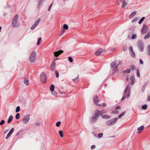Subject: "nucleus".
Returning <instances> with one entry per match:
<instances>
[{"label": "nucleus", "mask_w": 150, "mask_h": 150, "mask_svg": "<svg viewBox=\"0 0 150 150\" xmlns=\"http://www.w3.org/2000/svg\"><path fill=\"white\" fill-rule=\"evenodd\" d=\"M107 112V110L104 109L101 111L98 110H96L94 111V115L90 118V122L92 124L95 122L100 116H102L103 114L106 113Z\"/></svg>", "instance_id": "f257e3e1"}, {"label": "nucleus", "mask_w": 150, "mask_h": 150, "mask_svg": "<svg viewBox=\"0 0 150 150\" xmlns=\"http://www.w3.org/2000/svg\"><path fill=\"white\" fill-rule=\"evenodd\" d=\"M118 119V118L117 117H115L107 121L106 122V124L108 126H112L117 122Z\"/></svg>", "instance_id": "f03ea898"}, {"label": "nucleus", "mask_w": 150, "mask_h": 150, "mask_svg": "<svg viewBox=\"0 0 150 150\" xmlns=\"http://www.w3.org/2000/svg\"><path fill=\"white\" fill-rule=\"evenodd\" d=\"M18 17V15L16 14L13 18L12 26L13 27H16L19 26L18 24H17Z\"/></svg>", "instance_id": "7ed1b4c3"}, {"label": "nucleus", "mask_w": 150, "mask_h": 150, "mask_svg": "<svg viewBox=\"0 0 150 150\" xmlns=\"http://www.w3.org/2000/svg\"><path fill=\"white\" fill-rule=\"evenodd\" d=\"M37 57V54L35 51H33L30 54L29 59L31 62H34Z\"/></svg>", "instance_id": "20e7f679"}, {"label": "nucleus", "mask_w": 150, "mask_h": 150, "mask_svg": "<svg viewBox=\"0 0 150 150\" xmlns=\"http://www.w3.org/2000/svg\"><path fill=\"white\" fill-rule=\"evenodd\" d=\"M40 81L41 83H45L47 81V77L45 72H42L40 75Z\"/></svg>", "instance_id": "39448f33"}, {"label": "nucleus", "mask_w": 150, "mask_h": 150, "mask_svg": "<svg viewBox=\"0 0 150 150\" xmlns=\"http://www.w3.org/2000/svg\"><path fill=\"white\" fill-rule=\"evenodd\" d=\"M93 101L94 103L97 106H100L101 105V104H98V102L100 101L97 95H94L93 97Z\"/></svg>", "instance_id": "423d86ee"}, {"label": "nucleus", "mask_w": 150, "mask_h": 150, "mask_svg": "<svg viewBox=\"0 0 150 150\" xmlns=\"http://www.w3.org/2000/svg\"><path fill=\"white\" fill-rule=\"evenodd\" d=\"M116 3L117 5H120L121 3H122L121 7L122 8H124L127 5V3L125 0H116Z\"/></svg>", "instance_id": "0eeeda50"}, {"label": "nucleus", "mask_w": 150, "mask_h": 150, "mask_svg": "<svg viewBox=\"0 0 150 150\" xmlns=\"http://www.w3.org/2000/svg\"><path fill=\"white\" fill-rule=\"evenodd\" d=\"M137 46L140 51L142 52L144 50V45L143 42L141 40H139L137 43Z\"/></svg>", "instance_id": "6e6552de"}, {"label": "nucleus", "mask_w": 150, "mask_h": 150, "mask_svg": "<svg viewBox=\"0 0 150 150\" xmlns=\"http://www.w3.org/2000/svg\"><path fill=\"white\" fill-rule=\"evenodd\" d=\"M30 116L29 115H26L23 119V122L24 124L28 123L30 120Z\"/></svg>", "instance_id": "1a4fd4ad"}, {"label": "nucleus", "mask_w": 150, "mask_h": 150, "mask_svg": "<svg viewBox=\"0 0 150 150\" xmlns=\"http://www.w3.org/2000/svg\"><path fill=\"white\" fill-rule=\"evenodd\" d=\"M147 30L148 27L147 25L146 24L144 25L142 29V34H144L147 32Z\"/></svg>", "instance_id": "9d476101"}, {"label": "nucleus", "mask_w": 150, "mask_h": 150, "mask_svg": "<svg viewBox=\"0 0 150 150\" xmlns=\"http://www.w3.org/2000/svg\"><path fill=\"white\" fill-rule=\"evenodd\" d=\"M40 21V19L39 18H38L37 21H36L35 23H34V24L31 26V30H33L36 27V26L38 25Z\"/></svg>", "instance_id": "9b49d317"}, {"label": "nucleus", "mask_w": 150, "mask_h": 150, "mask_svg": "<svg viewBox=\"0 0 150 150\" xmlns=\"http://www.w3.org/2000/svg\"><path fill=\"white\" fill-rule=\"evenodd\" d=\"M104 50L101 48L98 49L95 53V55L97 56L100 55L103 52Z\"/></svg>", "instance_id": "f8f14e48"}, {"label": "nucleus", "mask_w": 150, "mask_h": 150, "mask_svg": "<svg viewBox=\"0 0 150 150\" xmlns=\"http://www.w3.org/2000/svg\"><path fill=\"white\" fill-rule=\"evenodd\" d=\"M64 52L63 50H61L59 51L54 52L53 53L54 56L55 57H58L60 54H62Z\"/></svg>", "instance_id": "ddd939ff"}, {"label": "nucleus", "mask_w": 150, "mask_h": 150, "mask_svg": "<svg viewBox=\"0 0 150 150\" xmlns=\"http://www.w3.org/2000/svg\"><path fill=\"white\" fill-rule=\"evenodd\" d=\"M14 130V129L13 128H12L11 130H10L9 132L8 133L6 136V139H7L9 136L11 135L12 133L13 132Z\"/></svg>", "instance_id": "4468645a"}, {"label": "nucleus", "mask_w": 150, "mask_h": 150, "mask_svg": "<svg viewBox=\"0 0 150 150\" xmlns=\"http://www.w3.org/2000/svg\"><path fill=\"white\" fill-rule=\"evenodd\" d=\"M55 62L54 61L52 62L50 66V68L52 70L54 71L55 69Z\"/></svg>", "instance_id": "2eb2a0df"}, {"label": "nucleus", "mask_w": 150, "mask_h": 150, "mask_svg": "<svg viewBox=\"0 0 150 150\" xmlns=\"http://www.w3.org/2000/svg\"><path fill=\"white\" fill-rule=\"evenodd\" d=\"M130 79L131 81H132V84H133L135 82V79L134 74L130 76Z\"/></svg>", "instance_id": "dca6fc26"}, {"label": "nucleus", "mask_w": 150, "mask_h": 150, "mask_svg": "<svg viewBox=\"0 0 150 150\" xmlns=\"http://www.w3.org/2000/svg\"><path fill=\"white\" fill-rule=\"evenodd\" d=\"M144 127L143 125H142L140 127H138L137 129V130L139 131L138 132V133H139L142 132V131L144 129Z\"/></svg>", "instance_id": "f3484780"}, {"label": "nucleus", "mask_w": 150, "mask_h": 150, "mask_svg": "<svg viewBox=\"0 0 150 150\" xmlns=\"http://www.w3.org/2000/svg\"><path fill=\"white\" fill-rule=\"evenodd\" d=\"M137 13V12L136 11L132 12L129 16V18H132Z\"/></svg>", "instance_id": "a211bd4d"}, {"label": "nucleus", "mask_w": 150, "mask_h": 150, "mask_svg": "<svg viewBox=\"0 0 150 150\" xmlns=\"http://www.w3.org/2000/svg\"><path fill=\"white\" fill-rule=\"evenodd\" d=\"M43 0H39L38 1V5H37V8H39L40 7V5L42 4L43 2Z\"/></svg>", "instance_id": "6ab92c4d"}, {"label": "nucleus", "mask_w": 150, "mask_h": 150, "mask_svg": "<svg viewBox=\"0 0 150 150\" xmlns=\"http://www.w3.org/2000/svg\"><path fill=\"white\" fill-rule=\"evenodd\" d=\"M13 118V116L12 115H11L9 118L8 119L7 121V123H10L12 121V119Z\"/></svg>", "instance_id": "aec40b11"}, {"label": "nucleus", "mask_w": 150, "mask_h": 150, "mask_svg": "<svg viewBox=\"0 0 150 150\" xmlns=\"http://www.w3.org/2000/svg\"><path fill=\"white\" fill-rule=\"evenodd\" d=\"M79 75H78V76L75 79H73L72 80L75 83H77L79 81Z\"/></svg>", "instance_id": "412c9836"}, {"label": "nucleus", "mask_w": 150, "mask_h": 150, "mask_svg": "<svg viewBox=\"0 0 150 150\" xmlns=\"http://www.w3.org/2000/svg\"><path fill=\"white\" fill-rule=\"evenodd\" d=\"M102 118L105 119H108L110 118V116L107 115H104L102 116Z\"/></svg>", "instance_id": "4be33fe9"}, {"label": "nucleus", "mask_w": 150, "mask_h": 150, "mask_svg": "<svg viewBox=\"0 0 150 150\" xmlns=\"http://www.w3.org/2000/svg\"><path fill=\"white\" fill-rule=\"evenodd\" d=\"M116 62L115 61H114L112 63H111V67L112 68H114L115 67V65H116Z\"/></svg>", "instance_id": "5701e85b"}, {"label": "nucleus", "mask_w": 150, "mask_h": 150, "mask_svg": "<svg viewBox=\"0 0 150 150\" xmlns=\"http://www.w3.org/2000/svg\"><path fill=\"white\" fill-rule=\"evenodd\" d=\"M54 85L51 84L50 87V90L52 92L54 91Z\"/></svg>", "instance_id": "b1692460"}, {"label": "nucleus", "mask_w": 150, "mask_h": 150, "mask_svg": "<svg viewBox=\"0 0 150 150\" xmlns=\"http://www.w3.org/2000/svg\"><path fill=\"white\" fill-rule=\"evenodd\" d=\"M145 19V17H143L142 18H141L140 20L138 22V23L139 24H141L143 21H144V20Z\"/></svg>", "instance_id": "393cba45"}, {"label": "nucleus", "mask_w": 150, "mask_h": 150, "mask_svg": "<svg viewBox=\"0 0 150 150\" xmlns=\"http://www.w3.org/2000/svg\"><path fill=\"white\" fill-rule=\"evenodd\" d=\"M150 36V33H148L146 35L144 36V38L145 39H146L149 38Z\"/></svg>", "instance_id": "a878e982"}, {"label": "nucleus", "mask_w": 150, "mask_h": 150, "mask_svg": "<svg viewBox=\"0 0 150 150\" xmlns=\"http://www.w3.org/2000/svg\"><path fill=\"white\" fill-rule=\"evenodd\" d=\"M41 42V38H39L38 39L37 45H39L40 44Z\"/></svg>", "instance_id": "bb28decb"}, {"label": "nucleus", "mask_w": 150, "mask_h": 150, "mask_svg": "<svg viewBox=\"0 0 150 150\" xmlns=\"http://www.w3.org/2000/svg\"><path fill=\"white\" fill-rule=\"evenodd\" d=\"M126 113V112L125 111L124 112H122L121 114H120V115H119L118 116V118H121L122 116H123V115H124Z\"/></svg>", "instance_id": "cd10ccee"}, {"label": "nucleus", "mask_w": 150, "mask_h": 150, "mask_svg": "<svg viewBox=\"0 0 150 150\" xmlns=\"http://www.w3.org/2000/svg\"><path fill=\"white\" fill-rule=\"evenodd\" d=\"M129 49L130 52H132L134 54V55L135 53L133 51L132 47V46H130L129 48Z\"/></svg>", "instance_id": "c85d7f7f"}, {"label": "nucleus", "mask_w": 150, "mask_h": 150, "mask_svg": "<svg viewBox=\"0 0 150 150\" xmlns=\"http://www.w3.org/2000/svg\"><path fill=\"white\" fill-rule=\"evenodd\" d=\"M122 47L124 51H125L127 50V46L126 45H123Z\"/></svg>", "instance_id": "c756f323"}, {"label": "nucleus", "mask_w": 150, "mask_h": 150, "mask_svg": "<svg viewBox=\"0 0 150 150\" xmlns=\"http://www.w3.org/2000/svg\"><path fill=\"white\" fill-rule=\"evenodd\" d=\"M68 26L66 24H64L63 25V28L66 30H68Z\"/></svg>", "instance_id": "7c9ffc66"}, {"label": "nucleus", "mask_w": 150, "mask_h": 150, "mask_svg": "<svg viewBox=\"0 0 150 150\" xmlns=\"http://www.w3.org/2000/svg\"><path fill=\"white\" fill-rule=\"evenodd\" d=\"M111 113L112 114H117L119 113V112L118 110H114L112 111Z\"/></svg>", "instance_id": "2f4dec72"}, {"label": "nucleus", "mask_w": 150, "mask_h": 150, "mask_svg": "<svg viewBox=\"0 0 150 150\" xmlns=\"http://www.w3.org/2000/svg\"><path fill=\"white\" fill-rule=\"evenodd\" d=\"M24 84L26 86H28L29 84L28 80L26 79H25L24 80Z\"/></svg>", "instance_id": "473e14b6"}, {"label": "nucleus", "mask_w": 150, "mask_h": 150, "mask_svg": "<svg viewBox=\"0 0 150 150\" xmlns=\"http://www.w3.org/2000/svg\"><path fill=\"white\" fill-rule=\"evenodd\" d=\"M131 71V69H127L126 70H125L124 71H123V73H129Z\"/></svg>", "instance_id": "72a5a7b5"}, {"label": "nucleus", "mask_w": 150, "mask_h": 150, "mask_svg": "<svg viewBox=\"0 0 150 150\" xmlns=\"http://www.w3.org/2000/svg\"><path fill=\"white\" fill-rule=\"evenodd\" d=\"M59 135L61 137H63V132L62 130H60L59 132Z\"/></svg>", "instance_id": "f704fd0d"}, {"label": "nucleus", "mask_w": 150, "mask_h": 150, "mask_svg": "<svg viewBox=\"0 0 150 150\" xmlns=\"http://www.w3.org/2000/svg\"><path fill=\"white\" fill-rule=\"evenodd\" d=\"M147 53L150 56V45H149L148 47Z\"/></svg>", "instance_id": "c9c22d12"}, {"label": "nucleus", "mask_w": 150, "mask_h": 150, "mask_svg": "<svg viewBox=\"0 0 150 150\" xmlns=\"http://www.w3.org/2000/svg\"><path fill=\"white\" fill-rule=\"evenodd\" d=\"M15 117L16 119L18 120L20 118V114L19 113H17L15 116Z\"/></svg>", "instance_id": "e433bc0d"}, {"label": "nucleus", "mask_w": 150, "mask_h": 150, "mask_svg": "<svg viewBox=\"0 0 150 150\" xmlns=\"http://www.w3.org/2000/svg\"><path fill=\"white\" fill-rule=\"evenodd\" d=\"M20 110V107L19 106H18L16 109V113L18 112Z\"/></svg>", "instance_id": "4c0bfd02"}, {"label": "nucleus", "mask_w": 150, "mask_h": 150, "mask_svg": "<svg viewBox=\"0 0 150 150\" xmlns=\"http://www.w3.org/2000/svg\"><path fill=\"white\" fill-rule=\"evenodd\" d=\"M147 107V105L146 104H144L142 106V108L144 110H146Z\"/></svg>", "instance_id": "58836bf2"}, {"label": "nucleus", "mask_w": 150, "mask_h": 150, "mask_svg": "<svg viewBox=\"0 0 150 150\" xmlns=\"http://www.w3.org/2000/svg\"><path fill=\"white\" fill-rule=\"evenodd\" d=\"M131 68L132 70H134L136 69V66L134 65H132L131 66Z\"/></svg>", "instance_id": "ea45409f"}, {"label": "nucleus", "mask_w": 150, "mask_h": 150, "mask_svg": "<svg viewBox=\"0 0 150 150\" xmlns=\"http://www.w3.org/2000/svg\"><path fill=\"white\" fill-rule=\"evenodd\" d=\"M136 73H137V75L139 77H140V74H139V70L138 69H137L136 70Z\"/></svg>", "instance_id": "a19ab883"}, {"label": "nucleus", "mask_w": 150, "mask_h": 150, "mask_svg": "<svg viewBox=\"0 0 150 150\" xmlns=\"http://www.w3.org/2000/svg\"><path fill=\"white\" fill-rule=\"evenodd\" d=\"M137 37V35L136 34H133L132 36V39H135Z\"/></svg>", "instance_id": "79ce46f5"}, {"label": "nucleus", "mask_w": 150, "mask_h": 150, "mask_svg": "<svg viewBox=\"0 0 150 150\" xmlns=\"http://www.w3.org/2000/svg\"><path fill=\"white\" fill-rule=\"evenodd\" d=\"M53 2H52L51 4L50 5V6H49V8H48V11H50V10H51V7L52 6V5H53Z\"/></svg>", "instance_id": "37998d69"}, {"label": "nucleus", "mask_w": 150, "mask_h": 150, "mask_svg": "<svg viewBox=\"0 0 150 150\" xmlns=\"http://www.w3.org/2000/svg\"><path fill=\"white\" fill-rule=\"evenodd\" d=\"M103 136V134L101 133H100L98 135V137L100 138H101Z\"/></svg>", "instance_id": "c03bdc74"}, {"label": "nucleus", "mask_w": 150, "mask_h": 150, "mask_svg": "<svg viewBox=\"0 0 150 150\" xmlns=\"http://www.w3.org/2000/svg\"><path fill=\"white\" fill-rule=\"evenodd\" d=\"M68 60L71 62H72L73 61V59L70 56L68 57Z\"/></svg>", "instance_id": "a18cd8bd"}, {"label": "nucleus", "mask_w": 150, "mask_h": 150, "mask_svg": "<svg viewBox=\"0 0 150 150\" xmlns=\"http://www.w3.org/2000/svg\"><path fill=\"white\" fill-rule=\"evenodd\" d=\"M61 123V122L60 121L57 122L56 124V126L57 127H59L60 126Z\"/></svg>", "instance_id": "49530a36"}, {"label": "nucleus", "mask_w": 150, "mask_h": 150, "mask_svg": "<svg viewBox=\"0 0 150 150\" xmlns=\"http://www.w3.org/2000/svg\"><path fill=\"white\" fill-rule=\"evenodd\" d=\"M126 96H127V94H124V95L123 96H122V97L121 99V100L122 101L123 100H124V99L126 98Z\"/></svg>", "instance_id": "de8ad7c7"}, {"label": "nucleus", "mask_w": 150, "mask_h": 150, "mask_svg": "<svg viewBox=\"0 0 150 150\" xmlns=\"http://www.w3.org/2000/svg\"><path fill=\"white\" fill-rule=\"evenodd\" d=\"M55 73L56 74V76L57 78H58L59 76V74L58 72L57 71H55Z\"/></svg>", "instance_id": "09e8293b"}, {"label": "nucleus", "mask_w": 150, "mask_h": 150, "mask_svg": "<svg viewBox=\"0 0 150 150\" xmlns=\"http://www.w3.org/2000/svg\"><path fill=\"white\" fill-rule=\"evenodd\" d=\"M138 20V18H134L132 21V22H135L137 21Z\"/></svg>", "instance_id": "8fccbe9b"}, {"label": "nucleus", "mask_w": 150, "mask_h": 150, "mask_svg": "<svg viewBox=\"0 0 150 150\" xmlns=\"http://www.w3.org/2000/svg\"><path fill=\"white\" fill-rule=\"evenodd\" d=\"M146 87V86H145V85H143V86L142 87V92H143L144 91Z\"/></svg>", "instance_id": "3c124183"}, {"label": "nucleus", "mask_w": 150, "mask_h": 150, "mask_svg": "<svg viewBox=\"0 0 150 150\" xmlns=\"http://www.w3.org/2000/svg\"><path fill=\"white\" fill-rule=\"evenodd\" d=\"M5 121L4 120H1V122H0V125H1L3 124H4L5 123Z\"/></svg>", "instance_id": "603ef678"}, {"label": "nucleus", "mask_w": 150, "mask_h": 150, "mask_svg": "<svg viewBox=\"0 0 150 150\" xmlns=\"http://www.w3.org/2000/svg\"><path fill=\"white\" fill-rule=\"evenodd\" d=\"M52 95L55 96H56L57 95V93L56 92H53L52 93Z\"/></svg>", "instance_id": "864d4df0"}, {"label": "nucleus", "mask_w": 150, "mask_h": 150, "mask_svg": "<svg viewBox=\"0 0 150 150\" xmlns=\"http://www.w3.org/2000/svg\"><path fill=\"white\" fill-rule=\"evenodd\" d=\"M22 131H19L16 134V136H18L19 135L20 133H21L22 132Z\"/></svg>", "instance_id": "5fc2aeb1"}, {"label": "nucleus", "mask_w": 150, "mask_h": 150, "mask_svg": "<svg viewBox=\"0 0 150 150\" xmlns=\"http://www.w3.org/2000/svg\"><path fill=\"white\" fill-rule=\"evenodd\" d=\"M140 63L141 64H144L143 62L141 59L139 60Z\"/></svg>", "instance_id": "6e6d98bb"}, {"label": "nucleus", "mask_w": 150, "mask_h": 150, "mask_svg": "<svg viewBox=\"0 0 150 150\" xmlns=\"http://www.w3.org/2000/svg\"><path fill=\"white\" fill-rule=\"evenodd\" d=\"M122 63V61H119V62L117 64V65H121Z\"/></svg>", "instance_id": "4d7b16f0"}, {"label": "nucleus", "mask_w": 150, "mask_h": 150, "mask_svg": "<svg viewBox=\"0 0 150 150\" xmlns=\"http://www.w3.org/2000/svg\"><path fill=\"white\" fill-rule=\"evenodd\" d=\"M96 147V146L95 145H93L91 146V149H94Z\"/></svg>", "instance_id": "13d9d810"}, {"label": "nucleus", "mask_w": 150, "mask_h": 150, "mask_svg": "<svg viewBox=\"0 0 150 150\" xmlns=\"http://www.w3.org/2000/svg\"><path fill=\"white\" fill-rule=\"evenodd\" d=\"M129 85H127V86H126V88H125V90L126 91H128V88H129Z\"/></svg>", "instance_id": "bf43d9fd"}, {"label": "nucleus", "mask_w": 150, "mask_h": 150, "mask_svg": "<svg viewBox=\"0 0 150 150\" xmlns=\"http://www.w3.org/2000/svg\"><path fill=\"white\" fill-rule=\"evenodd\" d=\"M148 83H149V82H148V81H146L145 83L144 84V85H145V86H147V85L148 84Z\"/></svg>", "instance_id": "052dcab7"}, {"label": "nucleus", "mask_w": 150, "mask_h": 150, "mask_svg": "<svg viewBox=\"0 0 150 150\" xmlns=\"http://www.w3.org/2000/svg\"><path fill=\"white\" fill-rule=\"evenodd\" d=\"M147 100L149 101H150V94L148 96Z\"/></svg>", "instance_id": "680f3d73"}, {"label": "nucleus", "mask_w": 150, "mask_h": 150, "mask_svg": "<svg viewBox=\"0 0 150 150\" xmlns=\"http://www.w3.org/2000/svg\"><path fill=\"white\" fill-rule=\"evenodd\" d=\"M130 53L131 56L132 57H135V54H134H134L133 53H132V52H131Z\"/></svg>", "instance_id": "e2e57ef3"}, {"label": "nucleus", "mask_w": 150, "mask_h": 150, "mask_svg": "<svg viewBox=\"0 0 150 150\" xmlns=\"http://www.w3.org/2000/svg\"><path fill=\"white\" fill-rule=\"evenodd\" d=\"M35 124L36 125H40V123L39 122H36L35 123Z\"/></svg>", "instance_id": "0e129e2a"}, {"label": "nucleus", "mask_w": 150, "mask_h": 150, "mask_svg": "<svg viewBox=\"0 0 150 150\" xmlns=\"http://www.w3.org/2000/svg\"><path fill=\"white\" fill-rule=\"evenodd\" d=\"M121 107L120 106H117L115 108V109H120Z\"/></svg>", "instance_id": "69168bd1"}, {"label": "nucleus", "mask_w": 150, "mask_h": 150, "mask_svg": "<svg viewBox=\"0 0 150 150\" xmlns=\"http://www.w3.org/2000/svg\"><path fill=\"white\" fill-rule=\"evenodd\" d=\"M65 32V31L63 29L62 30V33L60 35V36H61L62 35H63L64 33Z\"/></svg>", "instance_id": "338daca9"}, {"label": "nucleus", "mask_w": 150, "mask_h": 150, "mask_svg": "<svg viewBox=\"0 0 150 150\" xmlns=\"http://www.w3.org/2000/svg\"><path fill=\"white\" fill-rule=\"evenodd\" d=\"M102 106H103V107H105L106 106V104L105 103H103V104Z\"/></svg>", "instance_id": "774afa93"}]
</instances>
